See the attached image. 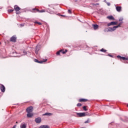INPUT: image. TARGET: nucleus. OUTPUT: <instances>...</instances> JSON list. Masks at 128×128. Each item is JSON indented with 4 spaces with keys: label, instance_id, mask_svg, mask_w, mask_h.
Returning <instances> with one entry per match:
<instances>
[{
    "label": "nucleus",
    "instance_id": "1",
    "mask_svg": "<svg viewBox=\"0 0 128 128\" xmlns=\"http://www.w3.org/2000/svg\"><path fill=\"white\" fill-rule=\"evenodd\" d=\"M77 116H78L80 117L86 116H90L88 112H81V113H76Z\"/></svg>",
    "mask_w": 128,
    "mask_h": 128
},
{
    "label": "nucleus",
    "instance_id": "2",
    "mask_svg": "<svg viewBox=\"0 0 128 128\" xmlns=\"http://www.w3.org/2000/svg\"><path fill=\"white\" fill-rule=\"evenodd\" d=\"M118 28V26H114L113 28H108V32H114V30H116V28Z\"/></svg>",
    "mask_w": 128,
    "mask_h": 128
},
{
    "label": "nucleus",
    "instance_id": "3",
    "mask_svg": "<svg viewBox=\"0 0 128 128\" xmlns=\"http://www.w3.org/2000/svg\"><path fill=\"white\" fill-rule=\"evenodd\" d=\"M32 110H34V108L32 106H30L26 110L27 112H32Z\"/></svg>",
    "mask_w": 128,
    "mask_h": 128
},
{
    "label": "nucleus",
    "instance_id": "4",
    "mask_svg": "<svg viewBox=\"0 0 128 128\" xmlns=\"http://www.w3.org/2000/svg\"><path fill=\"white\" fill-rule=\"evenodd\" d=\"M116 24H118V22H112L108 24V26H114Z\"/></svg>",
    "mask_w": 128,
    "mask_h": 128
},
{
    "label": "nucleus",
    "instance_id": "5",
    "mask_svg": "<svg viewBox=\"0 0 128 128\" xmlns=\"http://www.w3.org/2000/svg\"><path fill=\"white\" fill-rule=\"evenodd\" d=\"M10 40L13 42H16V36H12L10 38Z\"/></svg>",
    "mask_w": 128,
    "mask_h": 128
},
{
    "label": "nucleus",
    "instance_id": "6",
    "mask_svg": "<svg viewBox=\"0 0 128 128\" xmlns=\"http://www.w3.org/2000/svg\"><path fill=\"white\" fill-rule=\"evenodd\" d=\"M0 88L2 92H6V88H4V85H1L0 86Z\"/></svg>",
    "mask_w": 128,
    "mask_h": 128
},
{
    "label": "nucleus",
    "instance_id": "7",
    "mask_svg": "<svg viewBox=\"0 0 128 128\" xmlns=\"http://www.w3.org/2000/svg\"><path fill=\"white\" fill-rule=\"evenodd\" d=\"M35 122H36V124H40V122H42V119L40 118H36L35 120Z\"/></svg>",
    "mask_w": 128,
    "mask_h": 128
},
{
    "label": "nucleus",
    "instance_id": "8",
    "mask_svg": "<svg viewBox=\"0 0 128 128\" xmlns=\"http://www.w3.org/2000/svg\"><path fill=\"white\" fill-rule=\"evenodd\" d=\"M20 128H26V124L22 123L20 126Z\"/></svg>",
    "mask_w": 128,
    "mask_h": 128
},
{
    "label": "nucleus",
    "instance_id": "9",
    "mask_svg": "<svg viewBox=\"0 0 128 128\" xmlns=\"http://www.w3.org/2000/svg\"><path fill=\"white\" fill-rule=\"evenodd\" d=\"M107 18H108V20H114V18L112 16H108Z\"/></svg>",
    "mask_w": 128,
    "mask_h": 128
},
{
    "label": "nucleus",
    "instance_id": "10",
    "mask_svg": "<svg viewBox=\"0 0 128 128\" xmlns=\"http://www.w3.org/2000/svg\"><path fill=\"white\" fill-rule=\"evenodd\" d=\"M34 116V114H32V112H28L27 114V116L28 118H32V116Z\"/></svg>",
    "mask_w": 128,
    "mask_h": 128
},
{
    "label": "nucleus",
    "instance_id": "11",
    "mask_svg": "<svg viewBox=\"0 0 128 128\" xmlns=\"http://www.w3.org/2000/svg\"><path fill=\"white\" fill-rule=\"evenodd\" d=\"M39 128H50V126L48 125H42Z\"/></svg>",
    "mask_w": 128,
    "mask_h": 128
},
{
    "label": "nucleus",
    "instance_id": "12",
    "mask_svg": "<svg viewBox=\"0 0 128 128\" xmlns=\"http://www.w3.org/2000/svg\"><path fill=\"white\" fill-rule=\"evenodd\" d=\"M14 8L16 12H18V10H20V7L18 6H14Z\"/></svg>",
    "mask_w": 128,
    "mask_h": 128
},
{
    "label": "nucleus",
    "instance_id": "13",
    "mask_svg": "<svg viewBox=\"0 0 128 128\" xmlns=\"http://www.w3.org/2000/svg\"><path fill=\"white\" fill-rule=\"evenodd\" d=\"M116 10H117V12H121L122 7L121 6H116Z\"/></svg>",
    "mask_w": 128,
    "mask_h": 128
},
{
    "label": "nucleus",
    "instance_id": "14",
    "mask_svg": "<svg viewBox=\"0 0 128 128\" xmlns=\"http://www.w3.org/2000/svg\"><path fill=\"white\" fill-rule=\"evenodd\" d=\"M43 116H52V113H45L43 114Z\"/></svg>",
    "mask_w": 128,
    "mask_h": 128
},
{
    "label": "nucleus",
    "instance_id": "15",
    "mask_svg": "<svg viewBox=\"0 0 128 128\" xmlns=\"http://www.w3.org/2000/svg\"><path fill=\"white\" fill-rule=\"evenodd\" d=\"M92 26L94 30H98V24H94Z\"/></svg>",
    "mask_w": 128,
    "mask_h": 128
},
{
    "label": "nucleus",
    "instance_id": "16",
    "mask_svg": "<svg viewBox=\"0 0 128 128\" xmlns=\"http://www.w3.org/2000/svg\"><path fill=\"white\" fill-rule=\"evenodd\" d=\"M40 46H37L36 47V54H38V50H40V48H38Z\"/></svg>",
    "mask_w": 128,
    "mask_h": 128
},
{
    "label": "nucleus",
    "instance_id": "17",
    "mask_svg": "<svg viewBox=\"0 0 128 128\" xmlns=\"http://www.w3.org/2000/svg\"><path fill=\"white\" fill-rule=\"evenodd\" d=\"M46 60H41V61H39V62H38V64H42L43 62H46Z\"/></svg>",
    "mask_w": 128,
    "mask_h": 128
},
{
    "label": "nucleus",
    "instance_id": "18",
    "mask_svg": "<svg viewBox=\"0 0 128 128\" xmlns=\"http://www.w3.org/2000/svg\"><path fill=\"white\" fill-rule=\"evenodd\" d=\"M62 51L61 52H62V54H66V52H68V50H65L64 51L62 50Z\"/></svg>",
    "mask_w": 128,
    "mask_h": 128
},
{
    "label": "nucleus",
    "instance_id": "19",
    "mask_svg": "<svg viewBox=\"0 0 128 128\" xmlns=\"http://www.w3.org/2000/svg\"><path fill=\"white\" fill-rule=\"evenodd\" d=\"M79 102H86V99H80Z\"/></svg>",
    "mask_w": 128,
    "mask_h": 128
},
{
    "label": "nucleus",
    "instance_id": "20",
    "mask_svg": "<svg viewBox=\"0 0 128 128\" xmlns=\"http://www.w3.org/2000/svg\"><path fill=\"white\" fill-rule=\"evenodd\" d=\"M62 52V50H60V51H58V52H56L57 56H60V52Z\"/></svg>",
    "mask_w": 128,
    "mask_h": 128
},
{
    "label": "nucleus",
    "instance_id": "21",
    "mask_svg": "<svg viewBox=\"0 0 128 128\" xmlns=\"http://www.w3.org/2000/svg\"><path fill=\"white\" fill-rule=\"evenodd\" d=\"M83 109L84 110H85V112H86V110H88L86 106H83Z\"/></svg>",
    "mask_w": 128,
    "mask_h": 128
},
{
    "label": "nucleus",
    "instance_id": "22",
    "mask_svg": "<svg viewBox=\"0 0 128 128\" xmlns=\"http://www.w3.org/2000/svg\"><path fill=\"white\" fill-rule=\"evenodd\" d=\"M122 22H120L117 26H118V28H120V26H122Z\"/></svg>",
    "mask_w": 128,
    "mask_h": 128
},
{
    "label": "nucleus",
    "instance_id": "23",
    "mask_svg": "<svg viewBox=\"0 0 128 128\" xmlns=\"http://www.w3.org/2000/svg\"><path fill=\"white\" fill-rule=\"evenodd\" d=\"M14 12V10H8V12Z\"/></svg>",
    "mask_w": 128,
    "mask_h": 128
},
{
    "label": "nucleus",
    "instance_id": "24",
    "mask_svg": "<svg viewBox=\"0 0 128 128\" xmlns=\"http://www.w3.org/2000/svg\"><path fill=\"white\" fill-rule=\"evenodd\" d=\"M124 18H119V22H122Z\"/></svg>",
    "mask_w": 128,
    "mask_h": 128
},
{
    "label": "nucleus",
    "instance_id": "25",
    "mask_svg": "<svg viewBox=\"0 0 128 128\" xmlns=\"http://www.w3.org/2000/svg\"><path fill=\"white\" fill-rule=\"evenodd\" d=\"M100 52H106V50L104 48H102V49L100 50Z\"/></svg>",
    "mask_w": 128,
    "mask_h": 128
},
{
    "label": "nucleus",
    "instance_id": "26",
    "mask_svg": "<svg viewBox=\"0 0 128 128\" xmlns=\"http://www.w3.org/2000/svg\"><path fill=\"white\" fill-rule=\"evenodd\" d=\"M82 104H80V103H78L77 104V106H81Z\"/></svg>",
    "mask_w": 128,
    "mask_h": 128
},
{
    "label": "nucleus",
    "instance_id": "27",
    "mask_svg": "<svg viewBox=\"0 0 128 128\" xmlns=\"http://www.w3.org/2000/svg\"><path fill=\"white\" fill-rule=\"evenodd\" d=\"M35 24H42V23L40 22H35Z\"/></svg>",
    "mask_w": 128,
    "mask_h": 128
},
{
    "label": "nucleus",
    "instance_id": "28",
    "mask_svg": "<svg viewBox=\"0 0 128 128\" xmlns=\"http://www.w3.org/2000/svg\"><path fill=\"white\" fill-rule=\"evenodd\" d=\"M34 62H39V61L38 60H36V59L35 60H34Z\"/></svg>",
    "mask_w": 128,
    "mask_h": 128
},
{
    "label": "nucleus",
    "instance_id": "29",
    "mask_svg": "<svg viewBox=\"0 0 128 128\" xmlns=\"http://www.w3.org/2000/svg\"><path fill=\"white\" fill-rule=\"evenodd\" d=\"M40 12H44V10H42L40 11Z\"/></svg>",
    "mask_w": 128,
    "mask_h": 128
},
{
    "label": "nucleus",
    "instance_id": "30",
    "mask_svg": "<svg viewBox=\"0 0 128 128\" xmlns=\"http://www.w3.org/2000/svg\"><path fill=\"white\" fill-rule=\"evenodd\" d=\"M68 12L69 14H72V11H70V10H68Z\"/></svg>",
    "mask_w": 128,
    "mask_h": 128
},
{
    "label": "nucleus",
    "instance_id": "31",
    "mask_svg": "<svg viewBox=\"0 0 128 128\" xmlns=\"http://www.w3.org/2000/svg\"><path fill=\"white\" fill-rule=\"evenodd\" d=\"M108 6H110V2L107 3Z\"/></svg>",
    "mask_w": 128,
    "mask_h": 128
},
{
    "label": "nucleus",
    "instance_id": "32",
    "mask_svg": "<svg viewBox=\"0 0 128 128\" xmlns=\"http://www.w3.org/2000/svg\"><path fill=\"white\" fill-rule=\"evenodd\" d=\"M24 54H26V52L24 51Z\"/></svg>",
    "mask_w": 128,
    "mask_h": 128
},
{
    "label": "nucleus",
    "instance_id": "33",
    "mask_svg": "<svg viewBox=\"0 0 128 128\" xmlns=\"http://www.w3.org/2000/svg\"><path fill=\"white\" fill-rule=\"evenodd\" d=\"M108 56H110L111 58H112V55L108 54Z\"/></svg>",
    "mask_w": 128,
    "mask_h": 128
},
{
    "label": "nucleus",
    "instance_id": "34",
    "mask_svg": "<svg viewBox=\"0 0 128 128\" xmlns=\"http://www.w3.org/2000/svg\"><path fill=\"white\" fill-rule=\"evenodd\" d=\"M88 121L85 122V124H87Z\"/></svg>",
    "mask_w": 128,
    "mask_h": 128
},
{
    "label": "nucleus",
    "instance_id": "35",
    "mask_svg": "<svg viewBox=\"0 0 128 128\" xmlns=\"http://www.w3.org/2000/svg\"><path fill=\"white\" fill-rule=\"evenodd\" d=\"M62 16H64V15H62Z\"/></svg>",
    "mask_w": 128,
    "mask_h": 128
}]
</instances>
